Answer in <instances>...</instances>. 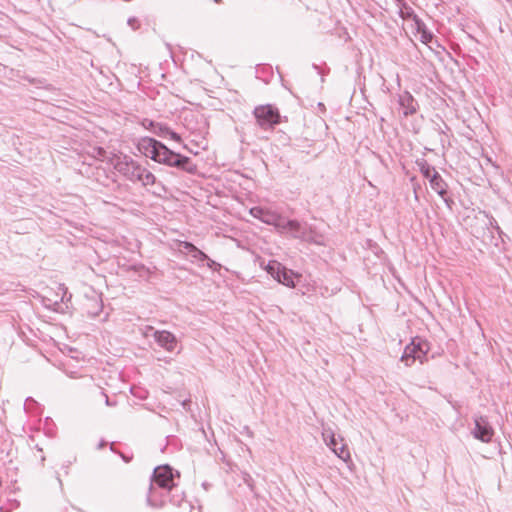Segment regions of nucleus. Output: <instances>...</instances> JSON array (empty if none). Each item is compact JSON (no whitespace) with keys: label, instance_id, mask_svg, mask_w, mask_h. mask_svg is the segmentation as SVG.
Listing matches in <instances>:
<instances>
[{"label":"nucleus","instance_id":"nucleus-1","mask_svg":"<svg viewBox=\"0 0 512 512\" xmlns=\"http://www.w3.org/2000/svg\"><path fill=\"white\" fill-rule=\"evenodd\" d=\"M137 148L145 157L160 164L175 167L188 173L196 171V165L193 164L189 157L170 150L166 145L154 138H140Z\"/></svg>","mask_w":512,"mask_h":512},{"label":"nucleus","instance_id":"nucleus-2","mask_svg":"<svg viewBox=\"0 0 512 512\" xmlns=\"http://www.w3.org/2000/svg\"><path fill=\"white\" fill-rule=\"evenodd\" d=\"M137 148L145 157L160 164L175 167L188 173L196 171V165L193 164L189 157L170 150L166 145L154 138H140Z\"/></svg>","mask_w":512,"mask_h":512},{"label":"nucleus","instance_id":"nucleus-3","mask_svg":"<svg viewBox=\"0 0 512 512\" xmlns=\"http://www.w3.org/2000/svg\"><path fill=\"white\" fill-rule=\"evenodd\" d=\"M160 488L170 491H173L175 489L173 470L168 465L158 466L154 469L151 477L149 491L147 494L148 505L161 504V502H159L157 498L158 491Z\"/></svg>","mask_w":512,"mask_h":512},{"label":"nucleus","instance_id":"nucleus-4","mask_svg":"<svg viewBox=\"0 0 512 512\" xmlns=\"http://www.w3.org/2000/svg\"><path fill=\"white\" fill-rule=\"evenodd\" d=\"M250 214L254 218L262 221L263 223L274 226L279 233L287 232V223H290V220L286 219L285 217L281 216L275 211L260 206H256L250 209Z\"/></svg>","mask_w":512,"mask_h":512},{"label":"nucleus","instance_id":"nucleus-5","mask_svg":"<svg viewBox=\"0 0 512 512\" xmlns=\"http://www.w3.org/2000/svg\"><path fill=\"white\" fill-rule=\"evenodd\" d=\"M430 349L429 343L421 338H414L412 342L404 349L401 361L406 366H411L416 360L424 363L427 359V353Z\"/></svg>","mask_w":512,"mask_h":512},{"label":"nucleus","instance_id":"nucleus-6","mask_svg":"<svg viewBox=\"0 0 512 512\" xmlns=\"http://www.w3.org/2000/svg\"><path fill=\"white\" fill-rule=\"evenodd\" d=\"M287 225L288 229L286 233H289L292 237L315 244L323 243V237L307 223H301L298 220H290V223H287Z\"/></svg>","mask_w":512,"mask_h":512},{"label":"nucleus","instance_id":"nucleus-7","mask_svg":"<svg viewBox=\"0 0 512 512\" xmlns=\"http://www.w3.org/2000/svg\"><path fill=\"white\" fill-rule=\"evenodd\" d=\"M254 116L257 120L258 125L262 129H270L281 121V116L277 108L268 104L257 106L254 109Z\"/></svg>","mask_w":512,"mask_h":512},{"label":"nucleus","instance_id":"nucleus-8","mask_svg":"<svg viewBox=\"0 0 512 512\" xmlns=\"http://www.w3.org/2000/svg\"><path fill=\"white\" fill-rule=\"evenodd\" d=\"M115 169L127 180L132 182L136 177V172L141 171V165L131 157L124 156L116 161Z\"/></svg>","mask_w":512,"mask_h":512},{"label":"nucleus","instance_id":"nucleus-9","mask_svg":"<svg viewBox=\"0 0 512 512\" xmlns=\"http://www.w3.org/2000/svg\"><path fill=\"white\" fill-rule=\"evenodd\" d=\"M323 438L327 446L343 461L350 460V452L345 444L340 443L335 434L331 431L325 430Z\"/></svg>","mask_w":512,"mask_h":512},{"label":"nucleus","instance_id":"nucleus-10","mask_svg":"<svg viewBox=\"0 0 512 512\" xmlns=\"http://www.w3.org/2000/svg\"><path fill=\"white\" fill-rule=\"evenodd\" d=\"M474 421L475 427L472 431L474 437L482 442H490L494 435V431L488 420L483 416H479L476 417Z\"/></svg>","mask_w":512,"mask_h":512},{"label":"nucleus","instance_id":"nucleus-11","mask_svg":"<svg viewBox=\"0 0 512 512\" xmlns=\"http://www.w3.org/2000/svg\"><path fill=\"white\" fill-rule=\"evenodd\" d=\"M154 339L157 344L168 352H173L177 347L176 337L169 331H155Z\"/></svg>","mask_w":512,"mask_h":512},{"label":"nucleus","instance_id":"nucleus-12","mask_svg":"<svg viewBox=\"0 0 512 512\" xmlns=\"http://www.w3.org/2000/svg\"><path fill=\"white\" fill-rule=\"evenodd\" d=\"M398 102L405 117L415 114L419 108L418 102L407 91L399 95Z\"/></svg>","mask_w":512,"mask_h":512},{"label":"nucleus","instance_id":"nucleus-13","mask_svg":"<svg viewBox=\"0 0 512 512\" xmlns=\"http://www.w3.org/2000/svg\"><path fill=\"white\" fill-rule=\"evenodd\" d=\"M180 246L182 251H184L198 262H204L206 259H208V256L191 242H181Z\"/></svg>","mask_w":512,"mask_h":512},{"label":"nucleus","instance_id":"nucleus-14","mask_svg":"<svg viewBox=\"0 0 512 512\" xmlns=\"http://www.w3.org/2000/svg\"><path fill=\"white\" fill-rule=\"evenodd\" d=\"M153 134L161 138L169 137L171 140L178 143L181 142V136L178 133L172 131L166 124L163 123H156Z\"/></svg>","mask_w":512,"mask_h":512},{"label":"nucleus","instance_id":"nucleus-15","mask_svg":"<svg viewBox=\"0 0 512 512\" xmlns=\"http://www.w3.org/2000/svg\"><path fill=\"white\" fill-rule=\"evenodd\" d=\"M429 182L431 188L437 192L439 196L444 197L447 194V184L437 171H434Z\"/></svg>","mask_w":512,"mask_h":512},{"label":"nucleus","instance_id":"nucleus-16","mask_svg":"<svg viewBox=\"0 0 512 512\" xmlns=\"http://www.w3.org/2000/svg\"><path fill=\"white\" fill-rule=\"evenodd\" d=\"M414 24L416 31L421 34V42L424 44L430 43L433 39V34L427 29L425 23L419 18Z\"/></svg>","mask_w":512,"mask_h":512},{"label":"nucleus","instance_id":"nucleus-17","mask_svg":"<svg viewBox=\"0 0 512 512\" xmlns=\"http://www.w3.org/2000/svg\"><path fill=\"white\" fill-rule=\"evenodd\" d=\"M400 3L399 6V16L402 19H412L414 22H416L419 17L415 14L414 10L408 6L403 0H398Z\"/></svg>","mask_w":512,"mask_h":512},{"label":"nucleus","instance_id":"nucleus-18","mask_svg":"<svg viewBox=\"0 0 512 512\" xmlns=\"http://www.w3.org/2000/svg\"><path fill=\"white\" fill-rule=\"evenodd\" d=\"M280 274H281L280 280H277L279 283H281L287 287H290V288L295 287V282H294L295 273L292 270H289L284 266V268Z\"/></svg>","mask_w":512,"mask_h":512},{"label":"nucleus","instance_id":"nucleus-19","mask_svg":"<svg viewBox=\"0 0 512 512\" xmlns=\"http://www.w3.org/2000/svg\"><path fill=\"white\" fill-rule=\"evenodd\" d=\"M284 266L276 260H271L268 262L266 266V271L275 279L280 280V273L282 272Z\"/></svg>","mask_w":512,"mask_h":512},{"label":"nucleus","instance_id":"nucleus-20","mask_svg":"<svg viewBox=\"0 0 512 512\" xmlns=\"http://www.w3.org/2000/svg\"><path fill=\"white\" fill-rule=\"evenodd\" d=\"M172 491L170 490H164L162 488L159 489L158 491V501L161 502L160 505H149L150 507L152 508H162L166 503L167 501H169L168 499V496L171 494Z\"/></svg>","mask_w":512,"mask_h":512},{"label":"nucleus","instance_id":"nucleus-21","mask_svg":"<svg viewBox=\"0 0 512 512\" xmlns=\"http://www.w3.org/2000/svg\"><path fill=\"white\" fill-rule=\"evenodd\" d=\"M170 495L171 496L169 498V502L175 506H180L182 504V502L184 501V494L178 493V488L176 486Z\"/></svg>","mask_w":512,"mask_h":512},{"label":"nucleus","instance_id":"nucleus-22","mask_svg":"<svg viewBox=\"0 0 512 512\" xmlns=\"http://www.w3.org/2000/svg\"><path fill=\"white\" fill-rule=\"evenodd\" d=\"M420 171L423 174L425 178H428L430 180L431 176L433 175L435 169L434 167L430 166L426 161H423L419 164Z\"/></svg>","mask_w":512,"mask_h":512},{"label":"nucleus","instance_id":"nucleus-23","mask_svg":"<svg viewBox=\"0 0 512 512\" xmlns=\"http://www.w3.org/2000/svg\"><path fill=\"white\" fill-rule=\"evenodd\" d=\"M156 183V177L155 175L150 172L148 169L145 170L144 178H142V185L143 186H149Z\"/></svg>","mask_w":512,"mask_h":512},{"label":"nucleus","instance_id":"nucleus-24","mask_svg":"<svg viewBox=\"0 0 512 512\" xmlns=\"http://www.w3.org/2000/svg\"><path fill=\"white\" fill-rule=\"evenodd\" d=\"M156 123L157 122H155V121H153L151 119L144 118V119L141 120L140 125L144 129L149 130V131H151L153 133Z\"/></svg>","mask_w":512,"mask_h":512},{"label":"nucleus","instance_id":"nucleus-25","mask_svg":"<svg viewBox=\"0 0 512 512\" xmlns=\"http://www.w3.org/2000/svg\"><path fill=\"white\" fill-rule=\"evenodd\" d=\"M205 261L207 262V266L214 271H219L222 268L221 264L215 262L214 260L210 259L209 257Z\"/></svg>","mask_w":512,"mask_h":512},{"label":"nucleus","instance_id":"nucleus-26","mask_svg":"<svg viewBox=\"0 0 512 512\" xmlns=\"http://www.w3.org/2000/svg\"><path fill=\"white\" fill-rule=\"evenodd\" d=\"M128 25L135 31L140 27V21L135 17H131L128 19Z\"/></svg>","mask_w":512,"mask_h":512},{"label":"nucleus","instance_id":"nucleus-27","mask_svg":"<svg viewBox=\"0 0 512 512\" xmlns=\"http://www.w3.org/2000/svg\"><path fill=\"white\" fill-rule=\"evenodd\" d=\"M145 170H146V168L141 165V171L136 172V175H135L136 177L134 178V180L132 182H140L142 184V178H144Z\"/></svg>","mask_w":512,"mask_h":512},{"label":"nucleus","instance_id":"nucleus-28","mask_svg":"<svg viewBox=\"0 0 512 512\" xmlns=\"http://www.w3.org/2000/svg\"><path fill=\"white\" fill-rule=\"evenodd\" d=\"M488 220H489V225H490L493 229H495L498 233H501V232H502V231H501V228L499 227V225H498V223H497V221L495 220V218H494V217L490 216V217H488Z\"/></svg>","mask_w":512,"mask_h":512},{"label":"nucleus","instance_id":"nucleus-29","mask_svg":"<svg viewBox=\"0 0 512 512\" xmlns=\"http://www.w3.org/2000/svg\"><path fill=\"white\" fill-rule=\"evenodd\" d=\"M100 394H101V396L104 398V400H105V404H106L107 406H113V405H114V403H111V402H110L109 397H108V396H107L103 391H101V392H100Z\"/></svg>","mask_w":512,"mask_h":512},{"label":"nucleus","instance_id":"nucleus-30","mask_svg":"<svg viewBox=\"0 0 512 512\" xmlns=\"http://www.w3.org/2000/svg\"><path fill=\"white\" fill-rule=\"evenodd\" d=\"M442 198H443L444 202L446 203V205H447L449 208H451L452 204H454L453 200H452V199H450V198H446L445 196H444V197H442Z\"/></svg>","mask_w":512,"mask_h":512},{"label":"nucleus","instance_id":"nucleus-31","mask_svg":"<svg viewBox=\"0 0 512 512\" xmlns=\"http://www.w3.org/2000/svg\"><path fill=\"white\" fill-rule=\"evenodd\" d=\"M106 445V442L105 441H101L98 445V448H103L104 446Z\"/></svg>","mask_w":512,"mask_h":512},{"label":"nucleus","instance_id":"nucleus-32","mask_svg":"<svg viewBox=\"0 0 512 512\" xmlns=\"http://www.w3.org/2000/svg\"><path fill=\"white\" fill-rule=\"evenodd\" d=\"M28 402H34V400L33 399H26V403H28Z\"/></svg>","mask_w":512,"mask_h":512},{"label":"nucleus","instance_id":"nucleus-33","mask_svg":"<svg viewBox=\"0 0 512 512\" xmlns=\"http://www.w3.org/2000/svg\"><path fill=\"white\" fill-rule=\"evenodd\" d=\"M215 3H221L222 0H213Z\"/></svg>","mask_w":512,"mask_h":512}]
</instances>
